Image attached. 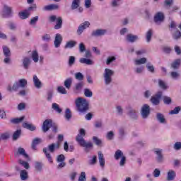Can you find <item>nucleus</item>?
Returning a JSON list of instances; mask_svg holds the SVG:
<instances>
[{"label": "nucleus", "instance_id": "f257e3e1", "mask_svg": "<svg viewBox=\"0 0 181 181\" xmlns=\"http://www.w3.org/2000/svg\"><path fill=\"white\" fill-rule=\"evenodd\" d=\"M84 136H86V130L84 129H81L79 130V134H78L76 137V141L78 142V144L83 148L84 152L86 153H88L91 151L93 149V143L91 142H87L86 140H84Z\"/></svg>", "mask_w": 181, "mask_h": 181}, {"label": "nucleus", "instance_id": "f03ea898", "mask_svg": "<svg viewBox=\"0 0 181 181\" xmlns=\"http://www.w3.org/2000/svg\"><path fill=\"white\" fill-rule=\"evenodd\" d=\"M75 105L78 112H81V114H84L90 110V103L84 98L78 97L76 98Z\"/></svg>", "mask_w": 181, "mask_h": 181}, {"label": "nucleus", "instance_id": "7ed1b4c3", "mask_svg": "<svg viewBox=\"0 0 181 181\" xmlns=\"http://www.w3.org/2000/svg\"><path fill=\"white\" fill-rule=\"evenodd\" d=\"M28 86V81L25 78L19 79L18 81H16L13 86L8 85L7 86L8 91H18L19 88H25Z\"/></svg>", "mask_w": 181, "mask_h": 181}, {"label": "nucleus", "instance_id": "20e7f679", "mask_svg": "<svg viewBox=\"0 0 181 181\" xmlns=\"http://www.w3.org/2000/svg\"><path fill=\"white\" fill-rule=\"evenodd\" d=\"M57 139L58 140L56 144L53 143L48 145V151L51 153H54V151H56V149H60V146H62V142H63L64 139V136L63 134H59Z\"/></svg>", "mask_w": 181, "mask_h": 181}, {"label": "nucleus", "instance_id": "39448f33", "mask_svg": "<svg viewBox=\"0 0 181 181\" xmlns=\"http://www.w3.org/2000/svg\"><path fill=\"white\" fill-rule=\"evenodd\" d=\"M112 76H114V71L106 68L103 73L104 81L106 86H110L112 83Z\"/></svg>", "mask_w": 181, "mask_h": 181}, {"label": "nucleus", "instance_id": "423d86ee", "mask_svg": "<svg viewBox=\"0 0 181 181\" xmlns=\"http://www.w3.org/2000/svg\"><path fill=\"white\" fill-rule=\"evenodd\" d=\"M170 30L173 33V37L174 39H180L181 33L177 30V26L176 25V23L175 21H172L170 25Z\"/></svg>", "mask_w": 181, "mask_h": 181}, {"label": "nucleus", "instance_id": "0eeeda50", "mask_svg": "<svg viewBox=\"0 0 181 181\" xmlns=\"http://www.w3.org/2000/svg\"><path fill=\"white\" fill-rule=\"evenodd\" d=\"M49 21L50 22H55L57 21L56 25H54V29H62V26L63 25V20L62 19V17H59L57 18L56 16H49Z\"/></svg>", "mask_w": 181, "mask_h": 181}, {"label": "nucleus", "instance_id": "6e6552de", "mask_svg": "<svg viewBox=\"0 0 181 181\" xmlns=\"http://www.w3.org/2000/svg\"><path fill=\"white\" fill-rule=\"evenodd\" d=\"M52 124H53V121L52 120V119H45L43 122L42 126V132H44L45 134L46 132H47L49 131V129H50V128H52Z\"/></svg>", "mask_w": 181, "mask_h": 181}, {"label": "nucleus", "instance_id": "1a4fd4ad", "mask_svg": "<svg viewBox=\"0 0 181 181\" xmlns=\"http://www.w3.org/2000/svg\"><path fill=\"white\" fill-rule=\"evenodd\" d=\"M1 15L4 18H11L12 16V8L4 5Z\"/></svg>", "mask_w": 181, "mask_h": 181}, {"label": "nucleus", "instance_id": "9d476101", "mask_svg": "<svg viewBox=\"0 0 181 181\" xmlns=\"http://www.w3.org/2000/svg\"><path fill=\"white\" fill-rule=\"evenodd\" d=\"M162 97V91L157 92L154 96L151 97V101L153 105H158L160 103V98Z\"/></svg>", "mask_w": 181, "mask_h": 181}, {"label": "nucleus", "instance_id": "9b49d317", "mask_svg": "<svg viewBox=\"0 0 181 181\" xmlns=\"http://www.w3.org/2000/svg\"><path fill=\"white\" fill-rule=\"evenodd\" d=\"M154 153L157 155L156 158L158 163H162L163 162V154H162L163 150L160 148H154Z\"/></svg>", "mask_w": 181, "mask_h": 181}, {"label": "nucleus", "instance_id": "f8f14e48", "mask_svg": "<svg viewBox=\"0 0 181 181\" xmlns=\"http://www.w3.org/2000/svg\"><path fill=\"white\" fill-rule=\"evenodd\" d=\"M63 42V37L61 34H56L55 39L54 41V47L56 49H58V47H60V45H62V42Z\"/></svg>", "mask_w": 181, "mask_h": 181}, {"label": "nucleus", "instance_id": "ddd939ff", "mask_svg": "<svg viewBox=\"0 0 181 181\" xmlns=\"http://www.w3.org/2000/svg\"><path fill=\"white\" fill-rule=\"evenodd\" d=\"M98 160H99V165L102 168H104L105 166V158H104V154H103V152L98 151Z\"/></svg>", "mask_w": 181, "mask_h": 181}, {"label": "nucleus", "instance_id": "4468645a", "mask_svg": "<svg viewBox=\"0 0 181 181\" xmlns=\"http://www.w3.org/2000/svg\"><path fill=\"white\" fill-rule=\"evenodd\" d=\"M163 19H165V15L162 12H158L156 13L154 16V22L156 23H159V22H163Z\"/></svg>", "mask_w": 181, "mask_h": 181}, {"label": "nucleus", "instance_id": "2eb2a0df", "mask_svg": "<svg viewBox=\"0 0 181 181\" xmlns=\"http://www.w3.org/2000/svg\"><path fill=\"white\" fill-rule=\"evenodd\" d=\"M105 33H107L106 30L98 29L92 32L91 36H94L95 37H98V36H104Z\"/></svg>", "mask_w": 181, "mask_h": 181}, {"label": "nucleus", "instance_id": "dca6fc26", "mask_svg": "<svg viewBox=\"0 0 181 181\" xmlns=\"http://www.w3.org/2000/svg\"><path fill=\"white\" fill-rule=\"evenodd\" d=\"M34 86L35 88H42V81H40V79L37 78V76L34 75L33 76V79Z\"/></svg>", "mask_w": 181, "mask_h": 181}, {"label": "nucleus", "instance_id": "f3484780", "mask_svg": "<svg viewBox=\"0 0 181 181\" xmlns=\"http://www.w3.org/2000/svg\"><path fill=\"white\" fill-rule=\"evenodd\" d=\"M19 18H21V19H28V18H29V16H30V12H29V10L25 9L23 11H21L18 13Z\"/></svg>", "mask_w": 181, "mask_h": 181}, {"label": "nucleus", "instance_id": "a211bd4d", "mask_svg": "<svg viewBox=\"0 0 181 181\" xmlns=\"http://www.w3.org/2000/svg\"><path fill=\"white\" fill-rule=\"evenodd\" d=\"M25 119V116H22L21 117L12 118L10 120L11 124H13L14 125H17L18 124H21V122H23Z\"/></svg>", "mask_w": 181, "mask_h": 181}, {"label": "nucleus", "instance_id": "6ab92c4d", "mask_svg": "<svg viewBox=\"0 0 181 181\" xmlns=\"http://www.w3.org/2000/svg\"><path fill=\"white\" fill-rule=\"evenodd\" d=\"M18 155H21L22 156H24V158H25L26 159L29 158V156L28 155V153H26L25 148L22 147L18 148L17 153L15 154V156H18Z\"/></svg>", "mask_w": 181, "mask_h": 181}, {"label": "nucleus", "instance_id": "aec40b11", "mask_svg": "<svg viewBox=\"0 0 181 181\" xmlns=\"http://www.w3.org/2000/svg\"><path fill=\"white\" fill-rule=\"evenodd\" d=\"M30 58L25 57L23 59V66L25 70H28L29 69V66H30Z\"/></svg>", "mask_w": 181, "mask_h": 181}, {"label": "nucleus", "instance_id": "412c9836", "mask_svg": "<svg viewBox=\"0 0 181 181\" xmlns=\"http://www.w3.org/2000/svg\"><path fill=\"white\" fill-rule=\"evenodd\" d=\"M138 40V35H134L132 34H128L126 36V40L129 42L130 43H134V42H136Z\"/></svg>", "mask_w": 181, "mask_h": 181}, {"label": "nucleus", "instance_id": "4be33fe9", "mask_svg": "<svg viewBox=\"0 0 181 181\" xmlns=\"http://www.w3.org/2000/svg\"><path fill=\"white\" fill-rule=\"evenodd\" d=\"M79 62L82 64H87L88 66H93V64H94V62L93 60L87 58H81Z\"/></svg>", "mask_w": 181, "mask_h": 181}, {"label": "nucleus", "instance_id": "5701e85b", "mask_svg": "<svg viewBox=\"0 0 181 181\" xmlns=\"http://www.w3.org/2000/svg\"><path fill=\"white\" fill-rule=\"evenodd\" d=\"M23 128H25V129H28L29 131H36V127L26 122L23 123Z\"/></svg>", "mask_w": 181, "mask_h": 181}, {"label": "nucleus", "instance_id": "b1692460", "mask_svg": "<svg viewBox=\"0 0 181 181\" xmlns=\"http://www.w3.org/2000/svg\"><path fill=\"white\" fill-rule=\"evenodd\" d=\"M147 59L146 57H142L140 59H136L134 60L135 66H141V64H145L146 63Z\"/></svg>", "mask_w": 181, "mask_h": 181}, {"label": "nucleus", "instance_id": "393cba45", "mask_svg": "<svg viewBox=\"0 0 181 181\" xmlns=\"http://www.w3.org/2000/svg\"><path fill=\"white\" fill-rule=\"evenodd\" d=\"M20 177L21 180H28L29 175H28V171L26 170H21L20 173Z\"/></svg>", "mask_w": 181, "mask_h": 181}, {"label": "nucleus", "instance_id": "a878e982", "mask_svg": "<svg viewBox=\"0 0 181 181\" xmlns=\"http://www.w3.org/2000/svg\"><path fill=\"white\" fill-rule=\"evenodd\" d=\"M77 45V42L74 40H70L67 42L64 46L65 49H73Z\"/></svg>", "mask_w": 181, "mask_h": 181}, {"label": "nucleus", "instance_id": "bb28decb", "mask_svg": "<svg viewBox=\"0 0 181 181\" xmlns=\"http://www.w3.org/2000/svg\"><path fill=\"white\" fill-rule=\"evenodd\" d=\"M31 57L34 63H37V62H39V53L37 52V51H33L31 54Z\"/></svg>", "mask_w": 181, "mask_h": 181}, {"label": "nucleus", "instance_id": "cd10ccee", "mask_svg": "<svg viewBox=\"0 0 181 181\" xmlns=\"http://www.w3.org/2000/svg\"><path fill=\"white\" fill-rule=\"evenodd\" d=\"M43 153H45L46 158H47L49 163H53V159L52 158V155H50V153L47 151V148H44L42 149Z\"/></svg>", "mask_w": 181, "mask_h": 181}, {"label": "nucleus", "instance_id": "c85d7f7f", "mask_svg": "<svg viewBox=\"0 0 181 181\" xmlns=\"http://www.w3.org/2000/svg\"><path fill=\"white\" fill-rule=\"evenodd\" d=\"M43 168V163L42 162L36 161L35 165V172H42V169Z\"/></svg>", "mask_w": 181, "mask_h": 181}, {"label": "nucleus", "instance_id": "c756f323", "mask_svg": "<svg viewBox=\"0 0 181 181\" xmlns=\"http://www.w3.org/2000/svg\"><path fill=\"white\" fill-rule=\"evenodd\" d=\"M40 142V139L39 138H35L33 139L32 144H31V148L33 151H36V146H37V145H39Z\"/></svg>", "mask_w": 181, "mask_h": 181}, {"label": "nucleus", "instance_id": "7c9ffc66", "mask_svg": "<svg viewBox=\"0 0 181 181\" xmlns=\"http://www.w3.org/2000/svg\"><path fill=\"white\" fill-rule=\"evenodd\" d=\"M59 8V6L56 5V4H50V5H47L45 6L43 8L44 11H53L54 9H58Z\"/></svg>", "mask_w": 181, "mask_h": 181}, {"label": "nucleus", "instance_id": "2f4dec72", "mask_svg": "<svg viewBox=\"0 0 181 181\" xmlns=\"http://www.w3.org/2000/svg\"><path fill=\"white\" fill-rule=\"evenodd\" d=\"M151 112V109L148 104H145L141 107V114H149Z\"/></svg>", "mask_w": 181, "mask_h": 181}, {"label": "nucleus", "instance_id": "473e14b6", "mask_svg": "<svg viewBox=\"0 0 181 181\" xmlns=\"http://www.w3.org/2000/svg\"><path fill=\"white\" fill-rule=\"evenodd\" d=\"M71 83H73V79L71 78H69L64 82V86L68 90H70V87H71Z\"/></svg>", "mask_w": 181, "mask_h": 181}, {"label": "nucleus", "instance_id": "72a5a7b5", "mask_svg": "<svg viewBox=\"0 0 181 181\" xmlns=\"http://www.w3.org/2000/svg\"><path fill=\"white\" fill-rule=\"evenodd\" d=\"M52 110H54V111H55L58 114H61L62 108H60V106L59 105V104H57L56 103H52Z\"/></svg>", "mask_w": 181, "mask_h": 181}, {"label": "nucleus", "instance_id": "f704fd0d", "mask_svg": "<svg viewBox=\"0 0 181 181\" xmlns=\"http://www.w3.org/2000/svg\"><path fill=\"white\" fill-rule=\"evenodd\" d=\"M117 60V57L115 56H109L106 59L107 66H110V64H112L114 62Z\"/></svg>", "mask_w": 181, "mask_h": 181}, {"label": "nucleus", "instance_id": "c9c22d12", "mask_svg": "<svg viewBox=\"0 0 181 181\" xmlns=\"http://www.w3.org/2000/svg\"><path fill=\"white\" fill-rule=\"evenodd\" d=\"M157 121L160 122V124H166V119H165V116L162 114H158L156 116Z\"/></svg>", "mask_w": 181, "mask_h": 181}, {"label": "nucleus", "instance_id": "e433bc0d", "mask_svg": "<svg viewBox=\"0 0 181 181\" xmlns=\"http://www.w3.org/2000/svg\"><path fill=\"white\" fill-rule=\"evenodd\" d=\"M180 63H181V59H175L172 64H171V67L174 69H177L178 67L180 66Z\"/></svg>", "mask_w": 181, "mask_h": 181}, {"label": "nucleus", "instance_id": "4c0bfd02", "mask_svg": "<svg viewBox=\"0 0 181 181\" xmlns=\"http://www.w3.org/2000/svg\"><path fill=\"white\" fill-rule=\"evenodd\" d=\"M176 177V173L173 170H170L168 173L167 180H173Z\"/></svg>", "mask_w": 181, "mask_h": 181}, {"label": "nucleus", "instance_id": "58836bf2", "mask_svg": "<svg viewBox=\"0 0 181 181\" xmlns=\"http://www.w3.org/2000/svg\"><path fill=\"white\" fill-rule=\"evenodd\" d=\"M125 110L129 114H136V110L134 109V107H132V105H127L125 107Z\"/></svg>", "mask_w": 181, "mask_h": 181}, {"label": "nucleus", "instance_id": "ea45409f", "mask_svg": "<svg viewBox=\"0 0 181 181\" xmlns=\"http://www.w3.org/2000/svg\"><path fill=\"white\" fill-rule=\"evenodd\" d=\"M21 134H22V130L21 129H18L16 132H14L13 134V140L17 141L18 139L21 136Z\"/></svg>", "mask_w": 181, "mask_h": 181}, {"label": "nucleus", "instance_id": "a19ab883", "mask_svg": "<svg viewBox=\"0 0 181 181\" xmlns=\"http://www.w3.org/2000/svg\"><path fill=\"white\" fill-rule=\"evenodd\" d=\"M152 35H153V31L152 30H148L146 34V42L149 43L151 42V39H152Z\"/></svg>", "mask_w": 181, "mask_h": 181}, {"label": "nucleus", "instance_id": "79ce46f5", "mask_svg": "<svg viewBox=\"0 0 181 181\" xmlns=\"http://www.w3.org/2000/svg\"><path fill=\"white\" fill-rule=\"evenodd\" d=\"M124 156V153L121 150H117L115 153V159L118 160L119 158H122Z\"/></svg>", "mask_w": 181, "mask_h": 181}, {"label": "nucleus", "instance_id": "37998d69", "mask_svg": "<svg viewBox=\"0 0 181 181\" xmlns=\"http://www.w3.org/2000/svg\"><path fill=\"white\" fill-rule=\"evenodd\" d=\"M80 6V0H73L71 4V9H77Z\"/></svg>", "mask_w": 181, "mask_h": 181}, {"label": "nucleus", "instance_id": "c03bdc74", "mask_svg": "<svg viewBox=\"0 0 181 181\" xmlns=\"http://www.w3.org/2000/svg\"><path fill=\"white\" fill-rule=\"evenodd\" d=\"M4 54L6 57H9L11 56V49L6 46H3Z\"/></svg>", "mask_w": 181, "mask_h": 181}, {"label": "nucleus", "instance_id": "a18cd8bd", "mask_svg": "<svg viewBox=\"0 0 181 181\" xmlns=\"http://www.w3.org/2000/svg\"><path fill=\"white\" fill-rule=\"evenodd\" d=\"M85 97H88V98H91L93 97V91L88 88H85L83 90Z\"/></svg>", "mask_w": 181, "mask_h": 181}, {"label": "nucleus", "instance_id": "49530a36", "mask_svg": "<svg viewBox=\"0 0 181 181\" xmlns=\"http://www.w3.org/2000/svg\"><path fill=\"white\" fill-rule=\"evenodd\" d=\"M146 69L150 73H155V67L151 62L146 64Z\"/></svg>", "mask_w": 181, "mask_h": 181}, {"label": "nucleus", "instance_id": "de8ad7c7", "mask_svg": "<svg viewBox=\"0 0 181 181\" xmlns=\"http://www.w3.org/2000/svg\"><path fill=\"white\" fill-rule=\"evenodd\" d=\"M115 135V134H114V132L110 131L107 133L106 138L108 141H112V139H114Z\"/></svg>", "mask_w": 181, "mask_h": 181}, {"label": "nucleus", "instance_id": "09e8293b", "mask_svg": "<svg viewBox=\"0 0 181 181\" xmlns=\"http://www.w3.org/2000/svg\"><path fill=\"white\" fill-rule=\"evenodd\" d=\"M93 141L94 144H95V145H97L98 146H101V144H103V141H101V139H98V137L95 136L93 137Z\"/></svg>", "mask_w": 181, "mask_h": 181}, {"label": "nucleus", "instance_id": "8fccbe9b", "mask_svg": "<svg viewBox=\"0 0 181 181\" xmlns=\"http://www.w3.org/2000/svg\"><path fill=\"white\" fill-rule=\"evenodd\" d=\"M158 85L160 88H163V90H166L168 88V86L166 85V83L163 81V80L159 79L158 80Z\"/></svg>", "mask_w": 181, "mask_h": 181}, {"label": "nucleus", "instance_id": "3c124183", "mask_svg": "<svg viewBox=\"0 0 181 181\" xmlns=\"http://www.w3.org/2000/svg\"><path fill=\"white\" fill-rule=\"evenodd\" d=\"M9 136H11L9 132H5L1 134L0 139H3V141H6V139H9Z\"/></svg>", "mask_w": 181, "mask_h": 181}, {"label": "nucleus", "instance_id": "603ef678", "mask_svg": "<svg viewBox=\"0 0 181 181\" xmlns=\"http://www.w3.org/2000/svg\"><path fill=\"white\" fill-rule=\"evenodd\" d=\"M75 78L79 81H81V80L84 79V75H83V74L81 72H77L75 74Z\"/></svg>", "mask_w": 181, "mask_h": 181}, {"label": "nucleus", "instance_id": "864d4df0", "mask_svg": "<svg viewBox=\"0 0 181 181\" xmlns=\"http://www.w3.org/2000/svg\"><path fill=\"white\" fill-rule=\"evenodd\" d=\"M18 162L20 165H22V166L25 168V169H29L30 168V166L29 165V163L28 162H25L23 160H19Z\"/></svg>", "mask_w": 181, "mask_h": 181}, {"label": "nucleus", "instance_id": "5fc2aeb1", "mask_svg": "<svg viewBox=\"0 0 181 181\" xmlns=\"http://www.w3.org/2000/svg\"><path fill=\"white\" fill-rule=\"evenodd\" d=\"M64 160H66V156H64V154H60L57 156V163L64 162Z\"/></svg>", "mask_w": 181, "mask_h": 181}, {"label": "nucleus", "instance_id": "6e6d98bb", "mask_svg": "<svg viewBox=\"0 0 181 181\" xmlns=\"http://www.w3.org/2000/svg\"><path fill=\"white\" fill-rule=\"evenodd\" d=\"M163 103L166 105H169L172 104V98H170V97L165 96L163 98Z\"/></svg>", "mask_w": 181, "mask_h": 181}, {"label": "nucleus", "instance_id": "4d7b16f0", "mask_svg": "<svg viewBox=\"0 0 181 181\" xmlns=\"http://www.w3.org/2000/svg\"><path fill=\"white\" fill-rule=\"evenodd\" d=\"M87 180V177L86 176V172L83 171L81 173V175L78 177V181H86Z\"/></svg>", "mask_w": 181, "mask_h": 181}, {"label": "nucleus", "instance_id": "13d9d810", "mask_svg": "<svg viewBox=\"0 0 181 181\" xmlns=\"http://www.w3.org/2000/svg\"><path fill=\"white\" fill-rule=\"evenodd\" d=\"M181 111V107L177 106L174 108V110L170 111L169 114H179Z\"/></svg>", "mask_w": 181, "mask_h": 181}, {"label": "nucleus", "instance_id": "bf43d9fd", "mask_svg": "<svg viewBox=\"0 0 181 181\" xmlns=\"http://www.w3.org/2000/svg\"><path fill=\"white\" fill-rule=\"evenodd\" d=\"M58 93H60V94H67V90H66L65 87L63 86H59L57 88Z\"/></svg>", "mask_w": 181, "mask_h": 181}, {"label": "nucleus", "instance_id": "052dcab7", "mask_svg": "<svg viewBox=\"0 0 181 181\" xmlns=\"http://www.w3.org/2000/svg\"><path fill=\"white\" fill-rule=\"evenodd\" d=\"M76 63V57L74 56H70L69 58V66H73Z\"/></svg>", "mask_w": 181, "mask_h": 181}, {"label": "nucleus", "instance_id": "680f3d73", "mask_svg": "<svg viewBox=\"0 0 181 181\" xmlns=\"http://www.w3.org/2000/svg\"><path fill=\"white\" fill-rule=\"evenodd\" d=\"M170 76H171L172 78H173L174 80H177V78H179L180 74H179V73H177L176 71H173V72H171Z\"/></svg>", "mask_w": 181, "mask_h": 181}, {"label": "nucleus", "instance_id": "e2e57ef3", "mask_svg": "<svg viewBox=\"0 0 181 181\" xmlns=\"http://www.w3.org/2000/svg\"><path fill=\"white\" fill-rule=\"evenodd\" d=\"M121 4H122L121 0H113L112 1V6L113 7L119 6Z\"/></svg>", "mask_w": 181, "mask_h": 181}, {"label": "nucleus", "instance_id": "0e129e2a", "mask_svg": "<svg viewBox=\"0 0 181 181\" xmlns=\"http://www.w3.org/2000/svg\"><path fill=\"white\" fill-rule=\"evenodd\" d=\"M42 39L44 42H50V39H51L50 35L45 34V35L42 36Z\"/></svg>", "mask_w": 181, "mask_h": 181}, {"label": "nucleus", "instance_id": "69168bd1", "mask_svg": "<svg viewBox=\"0 0 181 181\" xmlns=\"http://www.w3.org/2000/svg\"><path fill=\"white\" fill-rule=\"evenodd\" d=\"M153 175L155 177H159V176H160V170H159L158 168H156L153 172Z\"/></svg>", "mask_w": 181, "mask_h": 181}, {"label": "nucleus", "instance_id": "338daca9", "mask_svg": "<svg viewBox=\"0 0 181 181\" xmlns=\"http://www.w3.org/2000/svg\"><path fill=\"white\" fill-rule=\"evenodd\" d=\"M173 148L175 149V151H180V149H181V142H176L174 144Z\"/></svg>", "mask_w": 181, "mask_h": 181}, {"label": "nucleus", "instance_id": "774afa93", "mask_svg": "<svg viewBox=\"0 0 181 181\" xmlns=\"http://www.w3.org/2000/svg\"><path fill=\"white\" fill-rule=\"evenodd\" d=\"M144 67L143 66L136 67L135 69V71L138 74H141V73H142L144 71Z\"/></svg>", "mask_w": 181, "mask_h": 181}]
</instances>
